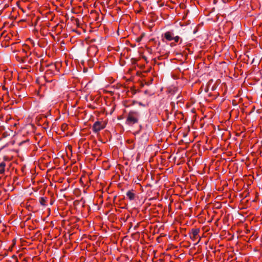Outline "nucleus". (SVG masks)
Instances as JSON below:
<instances>
[{"label":"nucleus","instance_id":"f257e3e1","mask_svg":"<svg viewBox=\"0 0 262 262\" xmlns=\"http://www.w3.org/2000/svg\"><path fill=\"white\" fill-rule=\"evenodd\" d=\"M139 115L136 112H130L126 118V124L128 125H132L138 123Z\"/></svg>","mask_w":262,"mask_h":262},{"label":"nucleus","instance_id":"f03ea898","mask_svg":"<svg viewBox=\"0 0 262 262\" xmlns=\"http://www.w3.org/2000/svg\"><path fill=\"white\" fill-rule=\"evenodd\" d=\"M106 124L103 121H96L93 124L92 129L94 133H99L100 130L105 127Z\"/></svg>","mask_w":262,"mask_h":262},{"label":"nucleus","instance_id":"7ed1b4c3","mask_svg":"<svg viewBox=\"0 0 262 262\" xmlns=\"http://www.w3.org/2000/svg\"><path fill=\"white\" fill-rule=\"evenodd\" d=\"M199 232L200 229L198 228L191 229V233L192 235H190V238L192 241H194L198 237H199Z\"/></svg>","mask_w":262,"mask_h":262},{"label":"nucleus","instance_id":"20e7f679","mask_svg":"<svg viewBox=\"0 0 262 262\" xmlns=\"http://www.w3.org/2000/svg\"><path fill=\"white\" fill-rule=\"evenodd\" d=\"M164 37L168 41L173 40V34L169 31L166 32L164 34Z\"/></svg>","mask_w":262,"mask_h":262},{"label":"nucleus","instance_id":"39448f33","mask_svg":"<svg viewBox=\"0 0 262 262\" xmlns=\"http://www.w3.org/2000/svg\"><path fill=\"white\" fill-rule=\"evenodd\" d=\"M126 196L130 200H134L135 198V194L133 192V190L127 191Z\"/></svg>","mask_w":262,"mask_h":262},{"label":"nucleus","instance_id":"423d86ee","mask_svg":"<svg viewBox=\"0 0 262 262\" xmlns=\"http://www.w3.org/2000/svg\"><path fill=\"white\" fill-rule=\"evenodd\" d=\"M6 166V164L5 162H2L0 163V173L3 174L5 172V167Z\"/></svg>","mask_w":262,"mask_h":262},{"label":"nucleus","instance_id":"0eeeda50","mask_svg":"<svg viewBox=\"0 0 262 262\" xmlns=\"http://www.w3.org/2000/svg\"><path fill=\"white\" fill-rule=\"evenodd\" d=\"M47 198L41 197L39 199V203L41 205L45 206L47 205Z\"/></svg>","mask_w":262,"mask_h":262},{"label":"nucleus","instance_id":"6e6552de","mask_svg":"<svg viewBox=\"0 0 262 262\" xmlns=\"http://www.w3.org/2000/svg\"><path fill=\"white\" fill-rule=\"evenodd\" d=\"M180 39V37L178 36L173 37V40H174L175 42H178Z\"/></svg>","mask_w":262,"mask_h":262},{"label":"nucleus","instance_id":"1a4fd4ad","mask_svg":"<svg viewBox=\"0 0 262 262\" xmlns=\"http://www.w3.org/2000/svg\"><path fill=\"white\" fill-rule=\"evenodd\" d=\"M200 240H201V237H199V241H198V242H196V244H198V243L200 241Z\"/></svg>","mask_w":262,"mask_h":262},{"label":"nucleus","instance_id":"9d476101","mask_svg":"<svg viewBox=\"0 0 262 262\" xmlns=\"http://www.w3.org/2000/svg\"><path fill=\"white\" fill-rule=\"evenodd\" d=\"M200 240H201V237H199V241H198V242H196V244H198V243L200 241Z\"/></svg>","mask_w":262,"mask_h":262}]
</instances>
